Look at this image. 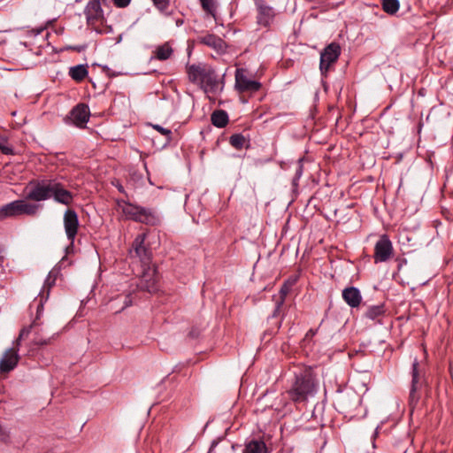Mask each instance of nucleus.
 Listing matches in <instances>:
<instances>
[{"label":"nucleus","instance_id":"412c9836","mask_svg":"<svg viewBox=\"0 0 453 453\" xmlns=\"http://www.w3.org/2000/svg\"><path fill=\"white\" fill-rule=\"evenodd\" d=\"M173 54V49L169 42H166L161 45L156 47L153 51L151 59L155 58L160 61H165L172 58Z\"/></svg>","mask_w":453,"mask_h":453},{"label":"nucleus","instance_id":"58836bf2","mask_svg":"<svg viewBox=\"0 0 453 453\" xmlns=\"http://www.w3.org/2000/svg\"><path fill=\"white\" fill-rule=\"evenodd\" d=\"M296 282V278H289L284 283L289 284V287L292 288V287L295 285Z\"/></svg>","mask_w":453,"mask_h":453},{"label":"nucleus","instance_id":"f8f14e48","mask_svg":"<svg viewBox=\"0 0 453 453\" xmlns=\"http://www.w3.org/2000/svg\"><path fill=\"white\" fill-rule=\"evenodd\" d=\"M56 279V274L53 272H50L47 278L44 280V284L42 286L41 292L38 295V297L35 298L34 303L31 305V307H33L34 305L36 306V318L35 319V321L40 319V316L42 313L43 303L48 300L50 288L55 285Z\"/></svg>","mask_w":453,"mask_h":453},{"label":"nucleus","instance_id":"cd10ccee","mask_svg":"<svg viewBox=\"0 0 453 453\" xmlns=\"http://www.w3.org/2000/svg\"><path fill=\"white\" fill-rule=\"evenodd\" d=\"M203 10L211 14L214 15L216 12L215 0H200Z\"/></svg>","mask_w":453,"mask_h":453},{"label":"nucleus","instance_id":"f3484780","mask_svg":"<svg viewBox=\"0 0 453 453\" xmlns=\"http://www.w3.org/2000/svg\"><path fill=\"white\" fill-rule=\"evenodd\" d=\"M90 116L89 108L84 104L76 105L70 112L73 123L79 127H83L88 123Z\"/></svg>","mask_w":453,"mask_h":453},{"label":"nucleus","instance_id":"49530a36","mask_svg":"<svg viewBox=\"0 0 453 453\" xmlns=\"http://www.w3.org/2000/svg\"><path fill=\"white\" fill-rule=\"evenodd\" d=\"M0 432H2V430L0 429Z\"/></svg>","mask_w":453,"mask_h":453},{"label":"nucleus","instance_id":"79ce46f5","mask_svg":"<svg viewBox=\"0 0 453 453\" xmlns=\"http://www.w3.org/2000/svg\"><path fill=\"white\" fill-rule=\"evenodd\" d=\"M316 334V331L310 329L308 333L306 334V336H314Z\"/></svg>","mask_w":453,"mask_h":453},{"label":"nucleus","instance_id":"e433bc0d","mask_svg":"<svg viewBox=\"0 0 453 453\" xmlns=\"http://www.w3.org/2000/svg\"><path fill=\"white\" fill-rule=\"evenodd\" d=\"M123 303H124V304H123V306L121 307V309L119 310V311H122V310H124V309H126L127 307H128V306H130V305L132 304V299H131V296H130L129 295H128V296H126L124 297V302H123ZM117 312H119V311H117Z\"/></svg>","mask_w":453,"mask_h":453},{"label":"nucleus","instance_id":"473e14b6","mask_svg":"<svg viewBox=\"0 0 453 453\" xmlns=\"http://www.w3.org/2000/svg\"><path fill=\"white\" fill-rule=\"evenodd\" d=\"M284 302L282 300H276L275 308L273 311V314L269 317V319H273L278 318L281 311V307L283 306Z\"/></svg>","mask_w":453,"mask_h":453},{"label":"nucleus","instance_id":"ddd939ff","mask_svg":"<svg viewBox=\"0 0 453 453\" xmlns=\"http://www.w3.org/2000/svg\"><path fill=\"white\" fill-rule=\"evenodd\" d=\"M257 23L263 27H269L275 18V12L264 0H256Z\"/></svg>","mask_w":453,"mask_h":453},{"label":"nucleus","instance_id":"39448f33","mask_svg":"<svg viewBox=\"0 0 453 453\" xmlns=\"http://www.w3.org/2000/svg\"><path fill=\"white\" fill-rule=\"evenodd\" d=\"M54 179H33L25 188L26 199L34 202L46 201L51 198Z\"/></svg>","mask_w":453,"mask_h":453},{"label":"nucleus","instance_id":"4be33fe9","mask_svg":"<svg viewBox=\"0 0 453 453\" xmlns=\"http://www.w3.org/2000/svg\"><path fill=\"white\" fill-rule=\"evenodd\" d=\"M242 453H270L262 440H251L245 443Z\"/></svg>","mask_w":453,"mask_h":453},{"label":"nucleus","instance_id":"2eb2a0df","mask_svg":"<svg viewBox=\"0 0 453 453\" xmlns=\"http://www.w3.org/2000/svg\"><path fill=\"white\" fill-rule=\"evenodd\" d=\"M51 198L58 203L64 205H70L73 202L74 196L72 192L65 188V186L58 181L56 179L53 180Z\"/></svg>","mask_w":453,"mask_h":453},{"label":"nucleus","instance_id":"a18cd8bd","mask_svg":"<svg viewBox=\"0 0 453 453\" xmlns=\"http://www.w3.org/2000/svg\"><path fill=\"white\" fill-rule=\"evenodd\" d=\"M277 326L280 327V321L277 322Z\"/></svg>","mask_w":453,"mask_h":453},{"label":"nucleus","instance_id":"b1692460","mask_svg":"<svg viewBox=\"0 0 453 453\" xmlns=\"http://www.w3.org/2000/svg\"><path fill=\"white\" fill-rule=\"evenodd\" d=\"M211 120L213 126L222 128L227 125L229 119L225 111L217 110L211 114Z\"/></svg>","mask_w":453,"mask_h":453},{"label":"nucleus","instance_id":"6e6552de","mask_svg":"<svg viewBox=\"0 0 453 453\" xmlns=\"http://www.w3.org/2000/svg\"><path fill=\"white\" fill-rule=\"evenodd\" d=\"M64 227L67 237L70 242L69 246L66 248V253L73 250V242L78 233L79 218L77 212L73 209H68L64 213Z\"/></svg>","mask_w":453,"mask_h":453},{"label":"nucleus","instance_id":"c85d7f7f","mask_svg":"<svg viewBox=\"0 0 453 453\" xmlns=\"http://www.w3.org/2000/svg\"><path fill=\"white\" fill-rule=\"evenodd\" d=\"M0 151L4 155H13L14 151L12 147L9 146L5 138L0 137Z\"/></svg>","mask_w":453,"mask_h":453},{"label":"nucleus","instance_id":"72a5a7b5","mask_svg":"<svg viewBox=\"0 0 453 453\" xmlns=\"http://www.w3.org/2000/svg\"><path fill=\"white\" fill-rule=\"evenodd\" d=\"M290 290L291 288L289 287V284L283 283L280 289V297L278 300H282L283 302H285L286 296L290 292Z\"/></svg>","mask_w":453,"mask_h":453},{"label":"nucleus","instance_id":"a211bd4d","mask_svg":"<svg viewBox=\"0 0 453 453\" xmlns=\"http://www.w3.org/2000/svg\"><path fill=\"white\" fill-rule=\"evenodd\" d=\"M198 42L213 49L218 53H223L226 50V45L224 40L213 34H207L199 37Z\"/></svg>","mask_w":453,"mask_h":453},{"label":"nucleus","instance_id":"6ab92c4d","mask_svg":"<svg viewBox=\"0 0 453 453\" xmlns=\"http://www.w3.org/2000/svg\"><path fill=\"white\" fill-rule=\"evenodd\" d=\"M342 299L351 308H357L362 302L360 290L356 287H348L342 290Z\"/></svg>","mask_w":453,"mask_h":453},{"label":"nucleus","instance_id":"9d476101","mask_svg":"<svg viewBox=\"0 0 453 453\" xmlns=\"http://www.w3.org/2000/svg\"><path fill=\"white\" fill-rule=\"evenodd\" d=\"M393 251V244L389 237L387 234H382L374 246V263L387 262L392 257Z\"/></svg>","mask_w":453,"mask_h":453},{"label":"nucleus","instance_id":"c9c22d12","mask_svg":"<svg viewBox=\"0 0 453 453\" xmlns=\"http://www.w3.org/2000/svg\"><path fill=\"white\" fill-rule=\"evenodd\" d=\"M302 162H303V159L298 160V165H297L296 173H295V177H296V179H300L301 176L303 175V166Z\"/></svg>","mask_w":453,"mask_h":453},{"label":"nucleus","instance_id":"bb28decb","mask_svg":"<svg viewBox=\"0 0 453 453\" xmlns=\"http://www.w3.org/2000/svg\"><path fill=\"white\" fill-rule=\"evenodd\" d=\"M246 142L245 136L242 134H234L231 135L229 139L230 144L237 150L242 149L245 146Z\"/></svg>","mask_w":453,"mask_h":453},{"label":"nucleus","instance_id":"f257e3e1","mask_svg":"<svg viewBox=\"0 0 453 453\" xmlns=\"http://www.w3.org/2000/svg\"><path fill=\"white\" fill-rule=\"evenodd\" d=\"M317 388L318 382L313 371L311 368H304L296 372L295 381L287 393L293 402L302 403L310 395H313Z\"/></svg>","mask_w":453,"mask_h":453},{"label":"nucleus","instance_id":"1a4fd4ad","mask_svg":"<svg viewBox=\"0 0 453 453\" xmlns=\"http://www.w3.org/2000/svg\"><path fill=\"white\" fill-rule=\"evenodd\" d=\"M341 54V47L336 42L327 45L320 53L319 69L322 75H326L330 65L337 61Z\"/></svg>","mask_w":453,"mask_h":453},{"label":"nucleus","instance_id":"f03ea898","mask_svg":"<svg viewBox=\"0 0 453 453\" xmlns=\"http://www.w3.org/2000/svg\"><path fill=\"white\" fill-rule=\"evenodd\" d=\"M145 234H139L136 236L133 242V250L131 252L139 257L140 261L144 266H148L144 269V273L140 280L139 286L141 288L145 289L149 292L155 291L157 289V276L155 269L149 266L151 260L150 251L144 246Z\"/></svg>","mask_w":453,"mask_h":453},{"label":"nucleus","instance_id":"7ed1b4c3","mask_svg":"<svg viewBox=\"0 0 453 453\" xmlns=\"http://www.w3.org/2000/svg\"><path fill=\"white\" fill-rule=\"evenodd\" d=\"M117 204L127 219L150 226L159 223L158 216L150 209L133 204L126 200H118Z\"/></svg>","mask_w":453,"mask_h":453},{"label":"nucleus","instance_id":"aec40b11","mask_svg":"<svg viewBox=\"0 0 453 453\" xmlns=\"http://www.w3.org/2000/svg\"><path fill=\"white\" fill-rule=\"evenodd\" d=\"M418 362L417 359L412 363L411 369V386L410 390V401L411 403H416L418 400L417 390L419 385V373L418 371Z\"/></svg>","mask_w":453,"mask_h":453},{"label":"nucleus","instance_id":"c03bdc74","mask_svg":"<svg viewBox=\"0 0 453 453\" xmlns=\"http://www.w3.org/2000/svg\"><path fill=\"white\" fill-rule=\"evenodd\" d=\"M182 24H183V20H181V19H178V20L176 21V25H177V26H180V25H182Z\"/></svg>","mask_w":453,"mask_h":453},{"label":"nucleus","instance_id":"20e7f679","mask_svg":"<svg viewBox=\"0 0 453 453\" xmlns=\"http://www.w3.org/2000/svg\"><path fill=\"white\" fill-rule=\"evenodd\" d=\"M38 326L39 324L37 321L34 320L29 326L23 327L20 330L19 337L13 342V346L6 349L0 359L1 372H9L17 366L19 359V355L18 353L19 347L20 346L21 341L27 338L31 333L32 329H35Z\"/></svg>","mask_w":453,"mask_h":453},{"label":"nucleus","instance_id":"ea45409f","mask_svg":"<svg viewBox=\"0 0 453 453\" xmlns=\"http://www.w3.org/2000/svg\"><path fill=\"white\" fill-rule=\"evenodd\" d=\"M113 185L118 188L119 192L126 194L124 187L119 181H117V183H113Z\"/></svg>","mask_w":453,"mask_h":453},{"label":"nucleus","instance_id":"9b49d317","mask_svg":"<svg viewBox=\"0 0 453 453\" xmlns=\"http://www.w3.org/2000/svg\"><path fill=\"white\" fill-rule=\"evenodd\" d=\"M87 23L89 27L96 29L99 23L104 21V11L101 6V0H89L84 9Z\"/></svg>","mask_w":453,"mask_h":453},{"label":"nucleus","instance_id":"4c0bfd02","mask_svg":"<svg viewBox=\"0 0 453 453\" xmlns=\"http://www.w3.org/2000/svg\"><path fill=\"white\" fill-rule=\"evenodd\" d=\"M44 30H45L44 27H40V28H37V29H32L31 31H29V34H31L34 36H37V35H41L42 32H44Z\"/></svg>","mask_w":453,"mask_h":453},{"label":"nucleus","instance_id":"423d86ee","mask_svg":"<svg viewBox=\"0 0 453 453\" xmlns=\"http://www.w3.org/2000/svg\"><path fill=\"white\" fill-rule=\"evenodd\" d=\"M39 209V204L31 203L23 199L15 200L0 207V219L20 215L34 216Z\"/></svg>","mask_w":453,"mask_h":453},{"label":"nucleus","instance_id":"5701e85b","mask_svg":"<svg viewBox=\"0 0 453 453\" xmlns=\"http://www.w3.org/2000/svg\"><path fill=\"white\" fill-rule=\"evenodd\" d=\"M88 73V66L86 65H77L69 69L70 77L78 82L83 81Z\"/></svg>","mask_w":453,"mask_h":453},{"label":"nucleus","instance_id":"dca6fc26","mask_svg":"<svg viewBox=\"0 0 453 453\" xmlns=\"http://www.w3.org/2000/svg\"><path fill=\"white\" fill-rule=\"evenodd\" d=\"M186 68L188 81L191 83L197 84L200 86L203 80L204 75L206 74L210 68V65L203 63H198L188 65Z\"/></svg>","mask_w":453,"mask_h":453},{"label":"nucleus","instance_id":"4468645a","mask_svg":"<svg viewBox=\"0 0 453 453\" xmlns=\"http://www.w3.org/2000/svg\"><path fill=\"white\" fill-rule=\"evenodd\" d=\"M199 87L205 93L216 94L223 89V85L219 81V76L215 70L211 66H210Z\"/></svg>","mask_w":453,"mask_h":453},{"label":"nucleus","instance_id":"f704fd0d","mask_svg":"<svg viewBox=\"0 0 453 453\" xmlns=\"http://www.w3.org/2000/svg\"><path fill=\"white\" fill-rule=\"evenodd\" d=\"M112 2L118 8H125L129 5L131 0H112Z\"/></svg>","mask_w":453,"mask_h":453},{"label":"nucleus","instance_id":"0eeeda50","mask_svg":"<svg viewBox=\"0 0 453 453\" xmlns=\"http://www.w3.org/2000/svg\"><path fill=\"white\" fill-rule=\"evenodd\" d=\"M234 80V88L240 94L248 93L252 95L262 87L261 82L254 80L244 68H237L235 70Z\"/></svg>","mask_w":453,"mask_h":453},{"label":"nucleus","instance_id":"37998d69","mask_svg":"<svg viewBox=\"0 0 453 453\" xmlns=\"http://www.w3.org/2000/svg\"><path fill=\"white\" fill-rule=\"evenodd\" d=\"M344 400H345V397L342 396L341 399L339 400V404L342 405L344 403Z\"/></svg>","mask_w":453,"mask_h":453},{"label":"nucleus","instance_id":"393cba45","mask_svg":"<svg viewBox=\"0 0 453 453\" xmlns=\"http://www.w3.org/2000/svg\"><path fill=\"white\" fill-rule=\"evenodd\" d=\"M386 312L384 304L369 306L365 313L366 319L376 320L383 316Z\"/></svg>","mask_w":453,"mask_h":453},{"label":"nucleus","instance_id":"7c9ffc66","mask_svg":"<svg viewBox=\"0 0 453 453\" xmlns=\"http://www.w3.org/2000/svg\"><path fill=\"white\" fill-rule=\"evenodd\" d=\"M51 342V338H42L39 335V332H35V337L33 339V344L34 345H48Z\"/></svg>","mask_w":453,"mask_h":453},{"label":"nucleus","instance_id":"a19ab883","mask_svg":"<svg viewBox=\"0 0 453 453\" xmlns=\"http://www.w3.org/2000/svg\"><path fill=\"white\" fill-rule=\"evenodd\" d=\"M298 180H299V179H296V177L294 176V178L292 180L293 187L296 188L298 186Z\"/></svg>","mask_w":453,"mask_h":453},{"label":"nucleus","instance_id":"c756f323","mask_svg":"<svg viewBox=\"0 0 453 453\" xmlns=\"http://www.w3.org/2000/svg\"><path fill=\"white\" fill-rule=\"evenodd\" d=\"M154 6L160 12H165L169 5H170V0H151Z\"/></svg>","mask_w":453,"mask_h":453},{"label":"nucleus","instance_id":"a878e982","mask_svg":"<svg viewBox=\"0 0 453 453\" xmlns=\"http://www.w3.org/2000/svg\"><path fill=\"white\" fill-rule=\"evenodd\" d=\"M381 5L386 13L395 15L399 11L400 2L399 0H382Z\"/></svg>","mask_w":453,"mask_h":453},{"label":"nucleus","instance_id":"2f4dec72","mask_svg":"<svg viewBox=\"0 0 453 453\" xmlns=\"http://www.w3.org/2000/svg\"><path fill=\"white\" fill-rule=\"evenodd\" d=\"M152 127L157 130V132H159L161 134H163L164 136H165L166 138V142H170L171 139H172V131L168 128H165L163 127H161L160 125H152Z\"/></svg>","mask_w":453,"mask_h":453}]
</instances>
